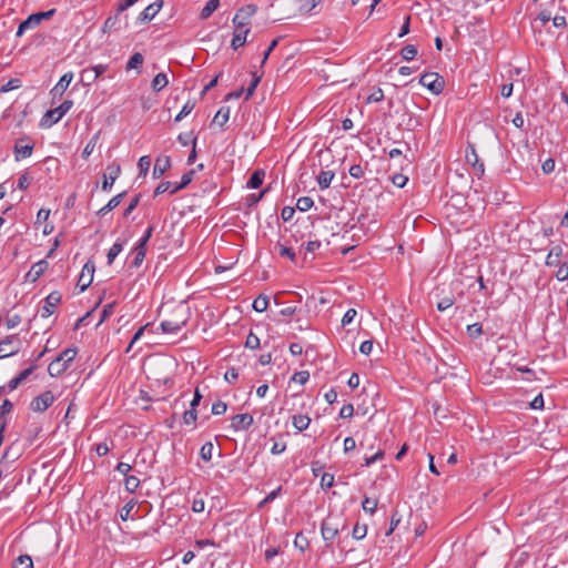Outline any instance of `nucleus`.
<instances>
[{
	"label": "nucleus",
	"instance_id": "1",
	"mask_svg": "<svg viewBox=\"0 0 568 568\" xmlns=\"http://www.w3.org/2000/svg\"><path fill=\"white\" fill-rule=\"evenodd\" d=\"M77 356V348H67L63 352H61L55 359H53L49 366H48V373L51 377H58L62 373H64L69 366L70 363Z\"/></svg>",
	"mask_w": 568,
	"mask_h": 568
},
{
	"label": "nucleus",
	"instance_id": "2",
	"mask_svg": "<svg viewBox=\"0 0 568 568\" xmlns=\"http://www.w3.org/2000/svg\"><path fill=\"white\" fill-rule=\"evenodd\" d=\"M73 102L71 100L63 101L59 106L48 110L40 121V126L50 128L58 123L72 108Z\"/></svg>",
	"mask_w": 568,
	"mask_h": 568
},
{
	"label": "nucleus",
	"instance_id": "3",
	"mask_svg": "<svg viewBox=\"0 0 568 568\" xmlns=\"http://www.w3.org/2000/svg\"><path fill=\"white\" fill-rule=\"evenodd\" d=\"M345 528V526H342V530ZM339 524L338 518L336 517H327L322 521L321 525V534L323 537V540L325 541L326 547H329L334 539L339 534Z\"/></svg>",
	"mask_w": 568,
	"mask_h": 568
},
{
	"label": "nucleus",
	"instance_id": "4",
	"mask_svg": "<svg viewBox=\"0 0 568 568\" xmlns=\"http://www.w3.org/2000/svg\"><path fill=\"white\" fill-rule=\"evenodd\" d=\"M55 13V9H50L44 12H37L30 14L26 20H23L17 30V37H21L26 30L33 29L39 26L43 20L50 19Z\"/></svg>",
	"mask_w": 568,
	"mask_h": 568
},
{
	"label": "nucleus",
	"instance_id": "5",
	"mask_svg": "<svg viewBox=\"0 0 568 568\" xmlns=\"http://www.w3.org/2000/svg\"><path fill=\"white\" fill-rule=\"evenodd\" d=\"M419 83L434 94L442 93L445 87L444 78L436 72L424 73L419 78Z\"/></svg>",
	"mask_w": 568,
	"mask_h": 568
},
{
	"label": "nucleus",
	"instance_id": "6",
	"mask_svg": "<svg viewBox=\"0 0 568 568\" xmlns=\"http://www.w3.org/2000/svg\"><path fill=\"white\" fill-rule=\"evenodd\" d=\"M257 12L256 4H246L237 10L232 19L233 26L246 27L251 23L252 17Z\"/></svg>",
	"mask_w": 568,
	"mask_h": 568
},
{
	"label": "nucleus",
	"instance_id": "7",
	"mask_svg": "<svg viewBox=\"0 0 568 568\" xmlns=\"http://www.w3.org/2000/svg\"><path fill=\"white\" fill-rule=\"evenodd\" d=\"M54 402V395L51 390H45L34 397L30 403V409L36 413H43Z\"/></svg>",
	"mask_w": 568,
	"mask_h": 568
},
{
	"label": "nucleus",
	"instance_id": "8",
	"mask_svg": "<svg viewBox=\"0 0 568 568\" xmlns=\"http://www.w3.org/2000/svg\"><path fill=\"white\" fill-rule=\"evenodd\" d=\"M121 166L118 163H112L106 166V172L103 174V182L101 189L105 192H109L115 180L120 176Z\"/></svg>",
	"mask_w": 568,
	"mask_h": 568
},
{
	"label": "nucleus",
	"instance_id": "9",
	"mask_svg": "<svg viewBox=\"0 0 568 568\" xmlns=\"http://www.w3.org/2000/svg\"><path fill=\"white\" fill-rule=\"evenodd\" d=\"M94 270H95L94 263L91 261H88L83 265L82 272H81L78 283H77V286L80 288V292L85 291L91 285V283L93 281Z\"/></svg>",
	"mask_w": 568,
	"mask_h": 568
},
{
	"label": "nucleus",
	"instance_id": "10",
	"mask_svg": "<svg viewBox=\"0 0 568 568\" xmlns=\"http://www.w3.org/2000/svg\"><path fill=\"white\" fill-rule=\"evenodd\" d=\"M465 159L468 164H470L477 172L478 176L484 175L485 173V165L483 162L479 161L477 151L475 149L474 144H468L465 150Z\"/></svg>",
	"mask_w": 568,
	"mask_h": 568
},
{
	"label": "nucleus",
	"instance_id": "11",
	"mask_svg": "<svg viewBox=\"0 0 568 568\" xmlns=\"http://www.w3.org/2000/svg\"><path fill=\"white\" fill-rule=\"evenodd\" d=\"M18 351V337L16 335L7 336L0 342V358L12 356Z\"/></svg>",
	"mask_w": 568,
	"mask_h": 568
},
{
	"label": "nucleus",
	"instance_id": "12",
	"mask_svg": "<svg viewBox=\"0 0 568 568\" xmlns=\"http://www.w3.org/2000/svg\"><path fill=\"white\" fill-rule=\"evenodd\" d=\"M62 295L58 291L51 292L45 298H44V305L41 310V316L42 317H49L54 313L55 306L61 302Z\"/></svg>",
	"mask_w": 568,
	"mask_h": 568
},
{
	"label": "nucleus",
	"instance_id": "13",
	"mask_svg": "<svg viewBox=\"0 0 568 568\" xmlns=\"http://www.w3.org/2000/svg\"><path fill=\"white\" fill-rule=\"evenodd\" d=\"M254 418L251 414H237L234 415L231 419V427L235 432L246 430L253 425Z\"/></svg>",
	"mask_w": 568,
	"mask_h": 568
},
{
	"label": "nucleus",
	"instance_id": "14",
	"mask_svg": "<svg viewBox=\"0 0 568 568\" xmlns=\"http://www.w3.org/2000/svg\"><path fill=\"white\" fill-rule=\"evenodd\" d=\"M250 31V28L234 26L233 38L231 41V47L233 50H237L246 43V38Z\"/></svg>",
	"mask_w": 568,
	"mask_h": 568
},
{
	"label": "nucleus",
	"instance_id": "15",
	"mask_svg": "<svg viewBox=\"0 0 568 568\" xmlns=\"http://www.w3.org/2000/svg\"><path fill=\"white\" fill-rule=\"evenodd\" d=\"M48 262L45 260H41L37 263H34L29 272L26 275V281L34 283L37 282L41 275L48 270Z\"/></svg>",
	"mask_w": 568,
	"mask_h": 568
},
{
	"label": "nucleus",
	"instance_id": "16",
	"mask_svg": "<svg viewBox=\"0 0 568 568\" xmlns=\"http://www.w3.org/2000/svg\"><path fill=\"white\" fill-rule=\"evenodd\" d=\"M163 6L162 0H158L151 4H149L138 17V21L141 23L151 21L158 12L161 10Z\"/></svg>",
	"mask_w": 568,
	"mask_h": 568
},
{
	"label": "nucleus",
	"instance_id": "17",
	"mask_svg": "<svg viewBox=\"0 0 568 568\" xmlns=\"http://www.w3.org/2000/svg\"><path fill=\"white\" fill-rule=\"evenodd\" d=\"M562 256H564L562 246L561 245L552 246L546 256V261H545L546 266H549V267L558 266L560 263H562L561 262Z\"/></svg>",
	"mask_w": 568,
	"mask_h": 568
},
{
	"label": "nucleus",
	"instance_id": "18",
	"mask_svg": "<svg viewBox=\"0 0 568 568\" xmlns=\"http://www.w3.org/2000/svg\"><path fill=\"white\" fill-rule=\"evenodd\" d=\"M72 79H73V73L72 72L64 73L60 78L58 83L53 87V89L51 90L52 97L53 98L61 97L65 92L68 87L70 85Z\"/></svg>",
	"mask_w": 568,
	"mask_h": 568
},
{
	"label": "nucleus",
	"instance_id": "19",
	"mask_svg": "<svg viewBox=\"0 0 568 568\" xmlns=\"http://www.w3.org/2000/svg\"><path fill=\"white\" fill-rule=\"evenodd\" d=\"M171 168L170 156H161L155 160L152 175L154 179H160Z\"/></svg>",
	"mask_w": 568,
	"mask_h": 568
},
{
	"label": "nucleus",
	"instance_id": "20",
	"mask_svg": "<svg viewBox=\"0 0 568 568\" xmlns=\"http://www.w3.org/2000/svg\"><path fill=\"white\" fill-rule=\"evenodd\" d=\"M22 140L18 141L14 145V158L17 161L29 158L33 151V144H22Z\"/></svg>",
	"mask_w": 568,
	"mask_h": 568
},
{
	"label": "nucleus",
	"instance_id": "21",
	"mask_svg": "<svg viewBox=\"0 0 568 568\" xmlns=\"http://www.w3.org/2000/svg\"><path fill=\"white\" fill-rule=\"evenodd\" d=\"M126 192H121L113 196L103 207H101L98 211V215L104 216L110 211L114 210L119 204L122 202L123 197L125 196Z\"/></svg>",
	"mask_w": 568,
	"mask_h": 568
},
{
	"label": "nucleus",
	"instance_id": "22",
	"mask_svg": "<svg viewBox=\"0 0 568 568\" xmlns=\"http://www.w3.org/2000/svg\"><path fill=\"white\" fill-rule=\"evenodd\" d=\"M185 325V321H162L160 324V328L163 333H178Z\"/></svg>",
	"mask_w": 568,
	"mask_h": 568
},
{
	"label": "nucleus",
	"instance_id": "23",
	"mask_svg": "<svg viewBox=\"0 0 568 568\" xmlns=\"http://www.w3.org/2000/svg\"><path fill=\"white\" fill-rule=\"evenodd\" d=\"M265 176L264 170H256L250 176L246 186L248 189H258L263 184V180Z\"/></svg>",
	"mask_w": 568,
	"mask_h": 568
},
{
	"label": "nucleus",
	"instance_id": "24",
	"mask_svg": "<svg viewBox=\"0 0 568 568\" xmlns=\"http://www.w3.org/2000/svg\"><path fill=\"white\" fill-rule=\"evenodd\" d=\"M169 84L168 75L163 72L158 73L151 83L152 90L154 92H160Z\"/></svg>",
	"mask_w": 568,
	"mask_h": 568
},
{
	"label": "nucleus",
	"instance_id": "25",
	"mask_svg": "<svg viewBox=\"0 0 568 568\" xmlns=\"http://www.w3.org/2000/svg\"><path fill=\"white\" fill-rule=\"evenodd\" d=\"M195 174V170H190L186 173H184L181 178L180 183L175 184L174 187L171 190V193H176L180 190H183L193 180V176Z\"/></svg>",
	"mask_w": 568,
	"mask_h": 568
},
{
	"label": "nucleus",
	"instance_id": "26",
	"mask_svg": "<svg viewBox=\"0 0 568 568\" xmlns=\"http://www.w3.org/2000/svg\"><path fill=\"white\" fill-rule=\"evenodd\" d=\"M220 6V0H209L203 9L200 12V18L205 20L212 16V13L217 10Z\"/></svg>",
	"mask_w": 568,
	"mask_h": 568
},
{
	"label": "nucleus",
	"instance_id": "27",
	"mask_svg": "<svg viewBox=\"0 0 568 568\" xmlns=\"http://www.w3.org/2000/svg\"><path fill=\"white\" fill-rule=\"evenodd\" d=\"M310 423L311 418L306 415H294L292 417V424L298 432L305 430L310 426Z\"/></svg>",
	"mask_w": 568,
	"mask_h": 568
},
{
	"label": "nucleus",
	"instance_id": "28",
	"mask_svg": "<svg viewBox=\"0 0 568 568\" xmlns=\"http://www.w3.org/2000/svg\"><path fill=\"white\" fill-rule=\"evenodd\" d=\"M13 404L9 399H4L0 406V425L4 426V429L8 425L7 415L12 412Z\"/></svg>",
	"mask_w": 568,
	"mask_h": 568
},
{
	"label": "nucleus",
	"instance_id": "29",
	"mask_svg": "<svg viewBox=\"0 0 568 568\" xmlns=\"http://www.w3.org/2000/svg\"><path fill=\"white\" fill-rule=\"evenodd\" d=\"M231 110L229 106H222L217 110L213 123H217L220 126H224L230 119Z\"/></svg>",
	"mask_w": 568,
	"mask_h": 568
},
{
	"label": "nucleus",
	"instance_id": "30",
	"mask_svg": "<svg viewBox=\"0 0 568 568\" xmlns=\"http://www.w3.org/2000/svg\"><path fill=\"white\" fill-rule=\"evenodd\" d=\"M120 14L121 13H118V11H116L114 16L109 17L103 23L102 31L111 32L112 30L119 29L120 28V26H119Z\"/></svg>",
	"mask_w": 568,
	"mask_h": 568
},
{
	"label": "nucleus",
	"instance_id": "31",
	"mask_svg": "<svg viewBox=\"0 0 568 568\" xmlns=\"http://www.w3.org/2000/svg\"><path fill=\"white\" fill-rule=\"evenodd\" d=\"M334 179V172L332 171H321L317 176V183L322 190L327 189L331 185L332 180Z\"/></svg>",
	"mask_w": 568,
	"mask_h": 568
},
{
	"label": "nucleus",
	"instance_id": "32",
	"mask_svg": "<svg viewBox=\"0 0 568 568\" xmlns=\"http://www.w3.org/2000/svg\"><path fill=\"white\" fill-rule=\"evenodd\" d=\"M143 61H144V58H143L142 53L135 52L134 54L131 55V58L126 62L125 69L128 71L133 70V69H140L143 64Z\"/></svg>",
	"mask_w": 568,
	"mask_h": 568
},
{
	"label": "nucleus",
	"instance_id": "33",
	"mask_svg": "<svg viewBox=\"0 0 568 568\" xmlns=\"http://www.w3.org/2000/svg\"><path fill=\"white\" fill-rule=\"evenodd\" d=\"M251 75H252V81L245 91V100H248L253 95L256 87L258 85V83L261 82V79H262V74H257L256 71H252Z\"/></svg>",
	"mask_w": 568,
	"mask_h": 568
},
{
	"label": "nucleus",
	"instance_id": "34",
	"mask_svg": "<svg viewBox=\"0 0 568 568\" xmlns=\"http://www.w3.org/2000/svg\"><path fill=\"white\" fill-rule=\"evenodd\" d=\"M122 250L123 244L121 242L116 241L113 243L106 254L108 265H111L114 262L115 257L122 252Z\"/></svg>",
	"mask_w": 568,
	"mask_h": 568
},
{
	"label": "nucleus",
	"instance_id": "35",
	"mask_svg": "<svg viewBox=\"0 0 568 568\" xmlns=\"http://www.w3.org/2000/svg\"><path fill=\"white\" fill-rule=\"evenodd\" d=\"M12 568H33L32 558L29 555H20L14 560Z\"/></svg>",
	"mask_w": 568,
	"mask_h": 568
},
{
	"label": "nucleus",
	"instance_id": "36",
	"mask_svg": "<svg viewBox=\"0 0 568 568\" xmlns=\"http://www.w3.org/2000/svg\"><path fill=\"white\" fill-rule=\"evenodd\" d=\"M252 306H253L254 311H256L258 313H262V312L266 311V308L268 306V297L265 296V295H258L253 301Z\"/></svg>",
	"mask_w": 568,
	"mask_h": 568
},
{
	"label": "nucleus",
	"instance_id": "37",
	"mask_svg": "<svg viewBox=\"0 0 568 568\" xmlns=\"http://www.w3.org/2000/svg\"><path fill=\"white\" fill-rule=\"evenodd\" d=\"M195 108V101L189 100L185 102V104L182 106L181 111L176 114L174 121L180 122L183 118L189 115L193 109Z\"/></svg>",
	"mask_w": 568,
	"mask_h": 568
},
{
	"label": "nucleus",
	"instance_id": "38",
	"mask_svg": "<svg viewBox=\"0 0 568 568\" xmlns=\"http://www.w3.org/2000/svg\"><path fill=\"white\" fill-rule=\"evenodd\" d=\"M140 486V479L136 476L129 475L124 477V487L129 493H134Z\"/></svg>",
	"mask_w": 568,
	"mask_h": 568
},
{
	"label": "nucleus",
	"instance_id": "39",
	"mask_svg": "<svg viewBox=\"0 0 568 568\" xmlns=\"http://www.w3.org/2000/svg\"><path fill=\"white\" fill-rule=\"evenodd\" d=\"M377 504L378 503L376 499L365 497L362 501V508L365 513H367L369 515H374L377 509Z\"/></svg>",
	"mask_w": 568,
	"mask_h": 568
},
{
	"label": "nucleus",
	"instance_id": "40",
	"mask_svg": "<svg viewBox=\"0 0 568 568\" xmlns=\"http://www.w3.org/2000/svg\"><path fill=\"white\" fill-rule=\"evenodd\" d=\"M136 506L135 499H130L121 509L120 517L123 521H126L131 517V511Z\"/></svg>",
	"mask_w": 568,
	"mask_h": 568
},
{
	"label": "nucleus",
	"instance_id": "41",
	"mask_svg": "<svg viewBox=\"0 0 568 568\" xmlns=\"http://www.w3.org/2000/svg\"><path fill=\"white\" fill-rule=\"evenodd\" d=\"M417 48L413 44H407L400 50V55L404 60L410 61L417 55Z\"/></svg>",
	"mask_w": 568,
	"mask_h": 568
},
{
	"label": "nucleus",
	"instance_id": "42",
	"mask_svg": "<svg viewBox=\"0 0 568 568\" xmlns=\"http://www.w3.org/2000/svg\"><path fill=\"white\" fill-rule=\"evenodd\" d=\"M314 205V201L310 196H302L296 202V209L301 212L308 211Z\"/></svg>",
	"mask_w": 568,
	"mask_h": 568
},
{
	"label": "nucleus",
	"instance_id": "43",
	"mask_svg": "<svg viewBox=\"0 0 568 568\" xmlns=\"http://www.w3.org/2000/svg\"><path fill=\"white\" fill-rule=\"evenodd\" d=\"M260 346H261V341H260L258 336L256 334H254L253 332H250L248 335L246 336L245 347L255 351V349L260 348Z\"/></svg>",
	"mask_w": 568,
	"mask_h": 568
},
{
	"label": "nucleus",
	"instance_id": "44",
	"mask_svg": "<svg viewBox=\"0 0 568 568\" xmlns=\"http://www.w3.org/2000/svg\"><path fill=\"white\" fill-rule=\"evenodd\" d=\"M214 446L211 442L205 443L200 449V456L204 462H210L212 459Z\"/></svg>",
	"mask_w": 568,
	"mask_h": 568
},
{
	"label": "nucleus",
	"instance_id": "45",
	"mask_svg": "<svg viewBox=\"0 0 568 568\" xmlns=\"http://www.w3.org/2000/svg\"><path fill=\"white\" fill-rule=\"evenodd\" d=\"M21 85H22V82L20 79H18V78L10 79L6 84H3L0 88V93H7L9 91L19 89V88H21Z\"/></svg>",
	"mask_w": 568,
	"mask_h": 568
},
{
	"label": "nucleus",
	"instance_id": "46",
	"mask_svg": "<svg viewBox=\"0 0 568 568\" xmlns=\"http://www.w3.org/2000/svg\"><path fill=\"white\" fill-rule=\"evenodd\" d=\"M95 81L97 75L93 74L92 70L87 68L81 71V82L83 83V85H91Z\"/></svg>",
	"mask_w": 568,
	"mask_h": 568
},
{
	"label": "nucleus",
	"instance_id": "47",
	"mask_svg": "<svg viewBox=\"0 0 568 568\" xmlns=\"http://www.w3.org/2000/svg\"><path fill=\"white\" fill-rule=\"evenodd\" d=\"M555 276L559 282H564L568 278V261H564L558 265Z\"/></svg>",
	"mask_w": 568,
	"mask_h": 568
},
{
	"label": "nucleus",
	"instance_id": "48",
	"mask_svg": "<svg viewBox=\"0 0 568 568\" xmlns=\"http://www.w3.org/2000/svg\"><path fill=\"white\" fill-rule=\"evenodd\" d=\"M31 181L32 178L30 176L29 172L26 171L19 176L17 187L24 191L30 186Z\"/></svg>",
	"mask_w": 568,
	"mask_h": 568
},
{
	"label": "nucleus",
	"instance_id": "49",
	"mask_svg": "<svg viewBox=\"0 0 568 568\" xmlns=\"http://www.w3.org/2000/svg\"><path fill=\"white\" fill-rule=\"evenodd\" d=\"M196 419H197V412H196L195 408L191 407L190 409L184 412V414H183V423L185 425H194Z\"/></svg>",
	"mask_w": 568,
	"mask_h": 568
},
{
	"label": "nucleus",
	"instance_id": "50",
	"mask_svg": "<svg viewBox=\"0 0 568 568\" xmlns=\"http://www.w3.org/2000/svg\"><path fill=\"white\" fill-rule=\"evenodd\" d=\"M138 166L140 170V174L146 175L151 166V158L149 155L141 156L138 162Z\"/></svg>",
	"mask_w": 568,
	"mask_h": 568
},
{
	"label": "nucleus",
	"instance_id": "51",
	"mask_svg": "<svg viewBox=\"0 0 568 568\" xmlns=\"http://www.w3.org/2000/svg\"><path fill=\"white\" fill-rule=\"evenodd\" d=\"M366 534H367V526L356 524L353 528L352 537L356 540H361L366 536Z\"/></svg>",
	"mask_w": 568,
	"mask_h": 568
},
{
	"label": "nucleus",
	"instance_id": "52",
	"mask_svg": "<svg viewBox=\"0 0 568 568\" xmlns=\"http://www.w3.org/2000/svg\"><path fill=\"white\" fill-rule=\"evenodd\" d=\"M467 334L471 338H478L483 334V326L479 323H474L467 326Z\"/></svg>",
	"mask_w": 568,
	"mask_h": 568
},
{
	"label": "nucleus",
	"instance_id": "53",
	"mask_svg": "<svg viewBox=\"0 0 568 568\" xmlns=\"http://www.w3.org/2000/svg\"><path fill=\"white\" fill-rule=\"evenodd\" d=\"M276 248L278 250V254L281 256H286L291 261H295V252L293 251V248L287 247L281 243L276 244Z\"/></svg>",
	"mask_w": 568,
	"mask_h": 568
},
{
	"label": "nucleus",
	"instance_id": "54",
	"mask_svg": "<svg viewBox=\"0 0 568 568\" xmlns=\"http://www.w3.org/2000/svg\"><path fill=\"white\" fill-rule=\"evenodd\" d=\"M294 546L298 548L301 551H304L308 547V540L303 535V532L296 534L294 539Z\"/></svg>",
	"mask_w": 568,
	"mask_h": 568
},
{
	"label": "nucleus",
	"instance_id": "55",
	"mask_svg": "<svg viewBox=\"0 0 568 568\" xmlns=\"http://www.w3.org/2000/svg\"><path fill=\"white\" fill-rule=\"evenodd\" d=\"M140 200H141V194H136L132 197L129 205L125 207V210L123 212L124 217H128L136 209V206L140 203Z\"/></svg>",
	"mask_w": 568,
	"mask_h": 568
},
{
	"label": "nucleus",
	"instance_id": "56",
	"mask_svg": "<svg viewBox=\"0 0 568 568\" xmlns=\"http://www.w3.org/2000/svg\"><path fill=\"white\" fill-rule=\"evenodd\" d=\"M310 378V373L307 371H300L294 373L292 376V381L295 383H298L301 385H304Z\"/></svg>",
	"mask_w": 568,
	"mask_h": 568
},
{
	"label": "nucleus",
	"instance_id": "57",
	"mask_svg": "<svg viewBox=\"0 0 568 568\" xmlns=\"http://www.w3.org/2000/svg\"><path fill=\"white\" fill-rule=\"evenodd\" d=\"M454 302H455V300L453 296H446L437 303V310L439 312H444V311L448 310L450 306H453Z\"/></svg>",
	"mask_w": 568,
	"mask_h": 568
},
{
	"label": "nucleus",
	"instance_id": "58",
	"mask_svg": "<svg viewBox=\"0 0 568 568\" xmlns=\"http://www.w3.org/2000/svg\"><path fill=\"white\" fill-rule=\"evenodd\" d=\"M97 140H98V135H94V136H93V138H92L88 143H87V145L84 146L83 152H82V158H83V159H88V158L92 154V152H93V150H94V148H95V144H97Z\"/></svg>",
	"mask_w": 568,
	"mask_h": 568
},
{
	"label": "nucleus",
	"instance_id": "59",
	"mask_svg": "<svg viewBox=\"0 0 568 568\" xmlns=\"http://www.w3.org/2000/svg\"><path fill=\"white\" fill-rule=\"evenodd\" d=\"M392 182L397 187H404L408 182V178L404 174L396 173L392 176Z\"/></svg>",
	"mask_w": 568,
	"mask_h": 568
},
{
	"label": "nucleus",
	"instance_id": "60",
	"mask_svg": "<svg viewBox=\"0 0 568 568\" xmlns=\"http://www.w3.org/2000/svg\"><path fill=\"white\" fill-rule=\"evenodd\" d=\"M226 409L227 405L222 400H217L212 405V414L216 416L223 415L226 412Z\"/></svg>",
	"mask_w": 568,
	"mask_h": 568
},
{
	"label": "nucleus",
	"instance_id": "61",
	"mask_svg": "<svg viewBox=\"0 0 568 568\" xmlns=\"http://www.w3.org/2000/svg\"><path fill=\"white\" fill-rule=\"evenodd\" d=\"M239 378V372L236 368L232 367V368H229L226 371V373L224 374V379L229 383V384H234L236 382V379Z\"/></svg>",
	"mask_w": 568,
	"mask_h": 568
},
{
	"label": "nucleus",
	"instance_id": "62",
	"mask_svg": "<svg viewBox=\"0 0 568 568\" xmlns=\"http://www.w3.org/2000/svg\"><path fill=\"white\" fill-rule=\"evenodd\" d=\"M356 315H357V312L355 308L347 310L342 318V326H346V325L351 324Z\"/></svg>",
	"mask_w": 568,
	"mask_h": 568
},
{
	"label": "nucleus",
	"instance_id": "63",
	"mask_svg": "<svg viewBox=\"0 0 568 568\" xmlns=\"http://www.w3.org/2000/svg\"><path fill=\"white\" fill-rule=\"evenodd\" d=\"M295 209L293 206H284L281 212V217L284 222H288L293 219Z\"/></svg>",
	"mask_w": 568,
	"mask_h": 568
},
{
	"label": "nucleus",
	"instance_id": "64",
	"mask_svg": "<svg viewBox=\"0 0 568 568\" xmlns=\"http://www.w3.org/2000/svg\"><path fill=\"white\" fill-rule=\"evenodd\" d=\"M334 485V475L324 473L321 478V486L323 488H331Z\"/></svg>",
	"mask_w": 568,
	"mask_h": 568
}]
</instances>
